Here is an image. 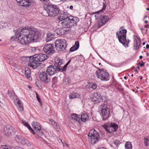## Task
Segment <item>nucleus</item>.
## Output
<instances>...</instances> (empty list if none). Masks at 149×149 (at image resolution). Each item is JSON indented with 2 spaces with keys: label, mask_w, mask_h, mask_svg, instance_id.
<instances>
[{
  "label": "nucleus",
  "mask_w": 149,
  "mask_h": 149,
  "mask_svg": "<svg viewBox=\"0 0 149 149\" xmlns=\"http://www.w3.org/2000/svg\"><path fill=\"white\" fill-rule=\"evenodd\" d=\"M22 30L19 33L18 31L15 32L17 37L18 36V40L19 42L22 45H26L30 43L31 41L30 39L29 38L28 35H24L22 34Z\"/></svg>",
  "instance_id": "obj_6"
},
{
  "label": "nucleus",
  "mask_w": 149,
  "mask_h": 149,
  "mask_svg": "<svg viewBox=\"0 0 149 149\" xmlns=\"http://www.w3.org/2000/svg\"><path fill=\"white\" fill-rule=\"evenodd\" d=\"M106 8V4L105 3H103V8H102V9L100 10V11L97 12L95 13H98L102 12L104 10H105V9Z\"/></svg>",
  "instance_id": "obj_41"
},
{
  "label": "nucleus",
  "mask_w": 149,
  "mask_h": 149,
  "mask_svg": "<svg viewBox=\"0 0 149 149\" xmlns=\"http://www.w3.org/2000/svg\"><path fill=\"white\" fill-rule=\"evenodd\" d=\"M80 95L78 93L72 92L69 95V98L72 99L74 98H79Z\"/></svg>",
  "instance_id": "obj_26"
},
{
  "label": "nucleus",
  "mask_w": 149,
  "mask_h": 149,
  "mask_svg": "<svg viewBox=\"0 0 149 149\" xmlns=\"http://www.w3.org/2000/svg\"><path fill=\"white\" fill-rule=\"evenodd\" d=\"M105 23H104V22L101 20V19H100L99 22L98 23V26H99V27H100L104 24Z\"/></svg>",
  "instance_id": "obj_43"
},
{
  "label": "nucleus",
  "mask_w": 149,
  "mask_h": 149,
  "mask_svg": "<svg viewBox=\"0 0 149 149\" xmlns=\"http://www.w3.org/2000/svg\"><path fill=\"white\" fill-rule=\"evenodd\" d=\"M55 44L56 49L58 51H63L66 47V42L65 40H57Z\"/></svg>",
  "instance_id": "obj_8"
},
{
  "label": "nucleus",
  "mask_w": 149,
  "mask_h": 149,
  "mask_svg": "<svg viewBox=\"0 0 149 149\" xmlns=\"http://www.w3.org/2000/svg\"><path fill=\"white\" fill-rule=\"evenodd\" d=\"M71 118L72 119H74L75 120L79 122V118L78 116V115L75 114H73L72 115Z\"/></svg>",
  "instance_id": "obj_37"
},
{
  "label": "nucleus",
  "mask_w": 149,
  "mask_h": 149,
  "mask_svg": "<svg viewBox=\"0 0 149 149\" xmlns=\"http://www.w3.org/2000/svg\"><path fill=\"white\" fill-rule=\"evenodd\" d=\"M148 22V21L147 20H146L145 21V23H147Z\"/></svg>",
  "instance_id": "obj_63"
},
{
  "label": "nucleus",
  "mask_w": 149,
  "mask_h": 149,
  "mask_svg": "<svg viewBox=\"0 0 149 149\" xmlns=\"http://www.w3.org/2000/svg\"><path fill=\"white\" fill-rule=\"evenodd\" d=\"M71 61L70 60H69L67 63L63 66V71H65V72L66 71V68L67 67V66L69 65Z\"/></svg>",
  "instance_id": "obj_42"
},
{
  "label": "nucleus",
  "mask_w": 149,
  "mask_h": 149,
  "mask_svg": "<svg viewBox=\"0 0 149 149\" xmlns=\"http://www.w3.org/2000/svg\"><path fill=\"white\" fill-rule=\"evenodd\" d=\"M39 77L40 79L45 83H49L51 81L50 78L48 77L47 73L45 72L40 73Z\"/></svg>",
  "instance_id": "obj_13"
},
{
  "label": "nucleus",
  "mask_w": 149,
  "mask_h": 149,
  "mask_svg": "<svg viewBox=\"0 0 149 149\" xmlns=\"http://www.w3.org/2000/svg\"><path fill=\"white\" fill-rule=\"evenodd\" d=\"M31 72L28 68L25 69V74L28 79H29L31 77Z\"/></svg>",
  "instance_id": "obj_33"
},
{
  "label": "nucleus",
  "mask_w": 149,
  "mask_h": 149,
  "mask_svg": "<svg viewBox=\"0 0 149 149\" xmlns=\"http://www.w3.org/2000/svg\"><path fill=\"white\" fill-rule=\"evenodd\" d=\"M104 147H100L98 148L97 149H104Z\"/></svg>",
  "instance_id": "obj_61"
},
{
  "label": "nucleus",
  "mask_w": 149,
  "mask_h": 149,
  "mask_svg": "<svg viewBox=\"0 0 149 149\" xmlns=\"http://www.w3.org/2000/svg\"><path fill=\"white\" fill-rule=\"evenodd\" d=\"M144 142L146 146L149 145V136H147L146 138H144Z\"/></svg>",
  "instance_id": "obj_40"
},
{
  "label": "nucleus",
  "mask_w": 149,
  "mask_h": 149,
  "mask_svg": "<svg viewBox=\"0 0 149 149\" xmlns=\"http://www.w3.org/2000/svg\"><path fill=\"white\" fill-rule=\"evenodd\" d=\"M146 48L147 49H149V45L148 44H147L146 45Z\"/></svg>",
  "instance_id": "obj_58"
},
{
  "label": "nucleus",
  "mask_w": 149,
  "mask_h": 149,
  "mask_svg": "<svg viewBox=\"0 0 149 149\" xmlns=\"http://www.w3.org/2000/svg\"><path fill=\"white\" fill-rule=\"evenodd\" d=\"M29 57L30 62H33L36 64L38 63L40 64V63H38L37 62H41L45 61L47 59V56L46 54H40L34 55Z\"/></svg>",
  "instance_id": "obj_2"
},
{
  "label": "nucleus",
  "mask_w": 149,
  "mask_h": 149,
  "mask_svg": "<svg viewBox=\"0 0 149 149\" xmlns=\"http://www.w3.org/2000/svg\"><path fill=\"white\" fill-rule=\"evenodd\" d=\"M36 84L37 86L39 88H40L41 87V85L40 84L39 82L38 81H36Z\"/></svg>",
  "instance_id": "obj_52"
},
{
  "label": "nucleus",
  "mask_w": 149,
  "mask_h": 149,
  "mask_svg": "<svg viewBox=\"0 0 149 149\" xmlns=\"http://www.w3.org/2000/svg\"><path fill=\"white\" fill-rule=\"evenodd\" d=\"M134 71L136 72L137 73H138V70L136 69L134 70Z\"/></svg>",
  "instance_id": "obj_59"
},
{
  "label": "nucleus",
  "mask_w": 149,
  "mask_h": 149,
  "mask_svg": "<svg viewBox=\"0 0 149 149\" xmlns=\"http://www.w3.org/2000/svg\"><path fill=\"white\" fill-rule=\"evenodd\" d=\"M33 63H34L33 62L31 63H30L29 65L30 67H31L32 68L35 69L36 68L37 66H36V65H35Z\"/></svg>",
  "instance_id": "obj_46"
},
{
  "label": "nucleus",
  "mask_w": 149,
  "mask_h": 149,
  "mask_svg": "<svg viewBox=\"0 0 149 149\" xmlns=\"http://www.w3.org/2000/svg\"><path fill=\"white\" fill-rule=\"evenodd\" d=\"M149 26V25L148 24L145 25L144 27L145 28H147Z\"/></svg>",
  "instance_id": "obj_56"
},
{
  "label": "nucleus",
  "mask_w": 149,
  "mask_h": 149,
  "mask_svg": "<svg viewBox=\"0 0 149 149\" xmlns=\"http://www.w3.org/2000/svg\"><path fill=\"white\" fill-rule=\"evenodd\" d=\"M19 3V5L22 6L28 7L31 5L32 3V0H16Z\"/></svg>",
  "instance_id": "obj_15"
},
{
  "label": "nucleus",
  "mask_w": 149,
  "mask_h": 149,
  "mask_svg": "<svg viewBox=\"0 0 149 149\" xmlns=\"http://www.w3.org/2000/svg\"><path fill=\"white\" fill-rule=\"evenodd\" d=\"M143 58V56H140L139 57V58L140 59H141V58Z\"/></svg>",
  "instance_id": "obj_60"
},
{
  "label": "nucleus",
  "mask_w": 149,
  "mask_h": 149,
  "mask_svg": "<svg viewBox=\"0 0 149 149\" xmlns=\"http://www.w3.org/2000/svg\"><path fill=\"white\" fill-rule=\"evenodd\" d=\"M64 62L62 59H61L59 58H56L55 59V63L54 64L57 68V70L61 72H64L65 71H63V66L61 65L63 64Z\"/></svg>",
  "instance_id": "obj_10"
},
{
  "label": "nucleus",
  "mask_w": 149,
  "mask_h": 149,
  "mask_svg": "<svg viewBox=\"0 0 149 149\" xmlns=\"http://www.w3.org/2000/svg\"><path fill=\"white\" fill-rule=\"evenodd\" d=\"M15 139L17 142L22 144L24 145L27 143V140L20 135H16Z\"/></svg>",
  "instance_id": "obj_16"
},
{
  "label": "nucleus",
  "mask_w": 149,
  "mask_h": 149,
  "mask_svg": "<svg viewBox=\"0 0 149 149\" xmlns=\"http://www.w3.org/2000/svg\"><path fill=\"white\" fill-rule=\"evenodd\" d=\"M53 45L50 44L45 45L43 48V50L48 54H53L54 50Z\"/></svg>",
  "instance_id": "obj_12"
},
{
  "label": "nucleus",
  "mask_w": 149,
  "mask_h": 149,
  "mask_svg": "<svg viewBox=\"0 0 149 149\" xmlns=\"http://www.w3.org/2000/svg\"><path fill=\"white\" fill-rule=\"evenodd\" d=\"M15 149H23L19 146H17L15 147Z\"/></svg>",
  "instance_id": "obj_54"
},
{
  "label": "nucleus",
  "mask_w": 149,
  "mask_h": 149,
  "mask_svg": "<svg viewBox=\"0 0 149 149\" xmlns=\"http://www.w3.org/2000/svg\"><path fill=\"white\" fill-rule=\"evenodd\" d=\"M53 84H54L57 81V77H54L52 80Z\"/></svg>",
  "instance_id": "obj_48"
},
{
  "label": "nucleus",
  "mask_w": 149,
  "mask_h": 149,
  "mask_svg": "<svg viewBox=\"0 0 149 149\" xmlns=\"http://www.w3.org/2000/svg\"><path fill=\"white\" fill-rule=\"evenodd\" d=\"M90 137L91 138V143L93 144H95L96 142L97 141L100 139V137H97H97Z\"/></svg>",
  "instance_id": "obj_31"
},
{
  "label": "nucleus",
  "mask_w": 149,
  "mask_h": 149,
  "mask_svg": "<svg viewBox=\"0 0 149 149\" xmlns=\"http://www.w3.org/2000/svg\"><path fill=\"white\" fill-rule=\"evenodd\" d=\"M127 31L124 29V27L122 26L120 28L119 32L116 33V36L120 42H122V39H125L126 38V33Z\"/></svg>",
  "instance_id": "obj_9"
},
{
  "label": "nucleus",
  "mask_w": 149,
  "mask_h": 149,
  "mask_svg": "<svg viewBox=\"0 0 149 149\" xmlns=\"http://www.w3.org/2000/svg\"><path fill=\"white\" fill-rule=\"evenodd\" d=\"M8 96L12 98L13 99L15 98L16 96H15V94L14 93V91H8Z\"/></svg>",
  "instance_id": "obj_30"
},
{
  "label": "nucleus",
  "mask_w": 149,
  "mask_h": 149,
  "mask_svg": "<svg viewBox=\"0 0 149 149\" xmlns=\"http://www.w3.org/2000/svg\"><path fill=\"white\" fill-rule=\"evenodd\" d=\"M4 130L5 134L7 137L11 136L12 133H15L16 132L14 127L10 125L5 126Z\"/></svg>",
  "instance_id": "obj_11"
},
{
  "label": "nucleus",
  "mask_w": 149,
  "mask_h": 149,
  "mask_svg": "<svg viewBox=\"0 0 149 149\" xmlns=\"http://www.w3.org/2000/svg\"><path fill=\"white\" fill-rule=\"evenodd\" d=\"M119 142H120L118 140H116L115 141V142H114V143L116 145H117V144H119Z\"/></svg>",
  "instance_id": "obj_53"
},
{
  "label": "nucleus",
  "mask_w": 149,
  "mask_h": 149,
  "mask_svg": "<svg viewBox=\"0 0 149 149\" xmlns=\"http://www.w3.org/2000/svg\"><path fill=\"white\" fill-rule=\"evenodd\" d=\"M120 66V65H116V67H119Z\"/></svg>",
  "instance_id": "obj_62"
},
{
  "label": "nucleus",
  "mask_w": 149,
  "mask_h": 149,
  "mask_svg": "<svg viewBox=\"0 0 149 149\" xmlns=\"http://www.w3.org/2000/svg\"><path fill=\"white\" fill-rule=\"evenodd\" d=\"M73 6L72 5H71L70 6L69 8L71 10L73 8Z\"/></svg>",
  "instance_id": "obj_57"
},
{
  "label": "nucleus",
  "mask_w": 149,
  "mask_h": 149,
  "mask_svg": "<svg viewBox=\"0 0 149 149\" xmlns=\"http://www.w3.org/2000/svg\"><path fill=\"white\" fill-rule=\"evenodd\" d=\"M33 128L35 130H37L39 127H40V124L36 121H33L32 123Z\"/></svg>",
  "instance_id": "obj_28"
},
{
  "label": "nucleus",
  "mask_w": 149,
  "mask_h": 149,
  "mask_svg": "<svg viewBox=\"0 0 149 149\" xmlns=\"http://www.w3.org/2000/svg\"><path fill=\"white\" fill-rule=\"evenodd\" d=\"M79 47V42L78 41H77L75 42L74 45L70 49V52H72L78 49Z\"/></svg>",
  "instance_id": "obj_24"
},
{
  "label": "nucleus",
  "mask_w": 149,
  "mask_h": 149,
  "mask_svg": "<svg viewBox=\"0 0 149 149\" xmlns=\"http://www.w3.org/2000/svg\"><path fill=\"white\" fill-rule=\"evenodd\" d=\"M57 68L54 65H50L47 69L46 71L50 76H52L57 72Z\"/></svg>",
  "instance_id": "obj_14"
},
{
  "label": "nucleus",
  "mask_w": 149,
  "mask_h": 149,
  "mask_svg": "<svg viewBox=\"0 0 149 149\" xmlns=\"http://www.w3.org/2000/svg\"><path fill=\"white\" fill-rule=\"evenodd\" d=\"M55 34H53L51 33H48L47 35V38L46 39V41L48 42L49 41L51 40L54 38Z\"/></svg>",
  "instance_id": "obj_25"
},
{
  "label": "nucleus",
  "mask_w": 149,
  "mask_h": 149,
  "mask_svg": "<svg viewBox=\"0 0 149 149\" xmlns=\"http://www.w3.org/2000/svg\"><path fill=\"white\" fill-rule=\"evenodd\" d=\"M65 82L67 84L69 83L70 81V79L69 78H66L65 80Z\"/></svg>",
  "instance_id": "obj_50"
},
{
  "label": "nucleus",
  "mask_w": 149,
  "mask_h": 149,
  "mask_svg": "<svg viewBox=\"0 0 149 149\" xmlns=\"http://www.w3.org/2000/svg\"><path fill=\"white\" fill-rule=\"evenodd\" d=\"M68 20L69 22L70 23H72L73 25L74 24H76L77 21V20L76 18H73L72 17H69Z\"/></svg>",
  "instance_id": "obj_29"
},
{
  "label": "nucleus",
  "mask_w": 149,
  "mask_h": 149,
  "mask_svg": "<svg viewBox=\"0 0 149 149\" xmlns=\"http://www.w3.org/2000/svg\"><path fill=\"white\" fill-rule=\"evenodd\" d=\"M44 8L49 17L55 16L59 13V9L56 5L48 4L45 6Z\"/></svg>",
  "instance_id": "obj_1"
},
{
  "label": "nucleus",
  "mask_w": 149,
  "mask_h": 149,
  "mask_svg": "<svg viewBox=\"0 0 149 149\" xmlns=\"http://www.w3.org/2000/svg\"><path fill=\"white\" fill-rule=\"evenodd\" d=\"M63 21L61 22V26L63 28H71L72 26H74L72 23H70L69 22L68 19L63 20Z\"/></svg>",
  "instance_id": "obj_19"
},
{
  "label": "nucleus",
  "mask_w": 149,
  "mask_h": 149,
  "mask_svg": "<svg viewBox=\"0 0 149 149\" xmlns=\"http://www.w3.org/2000/svg\"><path fill=\"white\" fill-rule=\"evenodd\" d=\"M41 35V33L40 31H38L37 32L36 34L33 36V38L31 39V41H34V42H37V40H39Z\"/></svg>",
  "instance_id": "obj_22"
},
{
  "label": "nucleus",
  "mask_w": 149,
  "mask_h": 149,
  "mask_svg": "<svg viewBox=\"0 0 149 149\" xmlns=\"http://www.w3.org/2000/svg\"><path fill=\"white\" fill-rule=\"evenodd\" d=\"M98 69L99 71H96L95 74L97 77L102 81L108 80L109 79V76L107 70L103 68Z\"/></svg>",
  "instance_id": "obj_3"
},
{
  "label": "nucleus",
  "mask_w": 149,
  "mask_h": 149,
  "mask_svg": "<svg viewBox=\"0 0 149 149\" xmlns=\"http://www.w3.org/2000/svg\"><path fill=\"white\" fill-rule=\"evenodd\" d=\"M88 118V116L86 114H83L81 115V120L82 122H85Z\"/></svg>",
  "instance_id": "obj_32"
},
{
  "label": "nucleus",
  "mask_w": 149,
  "mask_h": 149,
  "mask_svg": "<svg viewBox=\"0 0 149 149\" xmlns=\"http://www.w3.org/2000/svg\"><path fill=\"white\" fill-rule=\"evenodd\" d=\"M138 40H139V42H140L139 45L138 46L137 41V40H136V44L134 45V47H135L134 49V50L138 49L139 48V46L141 44V43H140V42L141 41L140 39L139 38H138Z\"/></svg>",
  "instance_id": "obj_39"
},
{
  "label": "nucleus",
  "mask_w": 149,
  "mask_h": 149,
  "mask_svg": "<svg viewBox=\"0 0 149 149\" xmlns=\"http://www.w3.org/2000/svg\"><path fill=\"white\" fill-rule=\"evenodd\" d=\"M125 149H132V144L130 142H127L125 144Z\"/></svg>",
  "instance_id": "obj_36"
},
{
  "label": "nucleus",
  "mask_w": 149,
  "mask_h": 149,
  "mask_svg": "<svg viewBox=\"0 0 149 149\" xmlns=\"http://www.w3.org/2000/svg\"><path fill=\"white\" fill-rule=\"evenodd\" d=\"M142 63H141L140 62H139L137 64V65H138V64L140 65V67H143V66L145 64V63L143 62L142 61H141Z\"/></svg>",
  "instance_id": "obj_51"
},
{
  "label": "nucleus",
  "mask_w": 149,
  "mask_h": 149,
  "mask_svg": "<svg viewBox=\"0 0 149 149\" xmlns=\"http://www.w3.org/2000/svg\"><path fill=\"white\" fill-rule=\"evenodd\" d=\"M49 120L51 123V124L52 126L57 131L58 130L59 128L57 125V123L51 118H49Z\"/></svg>",
  "instance_id": "obj_23"
},
{
  "label": "nucleus",
  "mask_w": 149,
  "mask_h": 149,
  "mask_svg": "<svg viewBox=\"0 0 149 149\" xmlns=\"http://www.w3.org/2000/svg\"><path fill=\"white\" fill-rule=\"evenodd\" d=\"M36 97L37 98V100H38L39 102L40 103L41 105L42 104V102L41 101V100L39 97L38 94L37 92H36Z\"/></svg>",
  "instance_id": "obj_44"
},
{
  "label": "nucleus",
  "mask_w": 149,
  "mask_h": 149,
  "mask_svg": "<svg viewBox=\"0 0 149 149\" xmlns=\"http://www.w3.org/2000/svg\"><path fill=\"white\" fill-rule=\"evenodd\" d=\"M102 126L107 133H111L116 132L118 128V125L113 123H107Z\"/></svg>",
  "instance_id": "obj_7"
},
{
  "label": "nucleus",
  "mask_w": 149,
  "mask_h": 149,
  "mask_svg": "<svg viewBox=\"0 0 149 149\" xmlns=\"http://www.w3.org/2000/svg\"><path fill=\"white\" fill-rule=\"evenodd\" d=\"M99 109L101 111L100 114L103 120H105L107 119L110 115V111L107 106L105 104H102L99 107Z\"/></svg>",
  "instance_id": "obj_4"
},
{
  "label": "nucleus",
  "mask_w": 149,
  "mask_h": 149,
  "mask_svg": "<svg viewBox=\"0 0 149 149\" xmlns=\"http://www.w3.org/2000/svg\"><path fill=\"white\" fill-rule=\"evenodd\" d=\"M145 43H146V42H143L142 45H144L145 44Z\"/></svg>",
  "instance_id": "obj_64"
},
{
  "label": "nucleus",
  "mask_w": 149,
  "mask_h": 149,
  "mask_svg": "<svg viewBox=\"0 0 149 149\" xmlns=\"http://www.w3.org/2000/svg\"><path fill=\"white\" fill-rule=\"evenodd\" d=\"M97 86V85L95 83H93L91 86V88L93 89H95L96 88Z\"/></svg>",
  "instance_id": "obj_47"
},
{
  "label": "nucleus",
  "mask_w": 149,
  "mask_h": 149,
  "mask_svg": "<svg viewBox=\"0 0 149 149\" xmlns=\"http://www.w3.org/2000/svg\"><path fill=\"white\" fill-rule=\"evenodd\" d=\"M22 123L24 125L27 127L29 125L28 123L25 121H22Z\"/></svg>",
  "instance_id": "obj_49"
},
{
  "label": "nucleus",
  "mask_w": 149,
  "mask_h": 149,
  "mask_svg": "<svg viewBox=\"0 0 149 149\" xmlns=\"http://www.w3.org/2000/svg\"><path fill=\"white\" fill-rule=\"evenodd\" d=\"M37 130H35V131L37 132L39 136H42L43 135L44 133L43 132L42 130L41 129V127H39Z\"/></svg>",
  "instance_id": "obj_35"
},
{
  "label": "nucleus",
  "mask_w": 149,
  "mask_h": 149,
  "mask_svg": "<svg viewBox=\"0 0 149 149\" xmlns=\"http://www.w3.org/2000/svg\"><path fill=\"white\" fill-rule=\"evenodd\" d=\"M29 130L31 132V133H32L33 134H35V133L33 130L31 128V127L29 125L28 127H27Z\"/></svg>",
  "instance_id": "obj_45"
},
{
  "label": "nucleus",
  "mask_w": 149,
  "mask_h": 149,
  "mask_svg": "<svg viewBox=\"0 0 149 149\" xmlns=\"http://www.w3.org/2000/svg\"><path fill=\"white\" fill-rule=\"evenodd\" d=\"M4 149H12L10 147H7L6 146V147L4 148H3Z\"/></svg>",
  "instance_id": "obj_55"
},
{
  "label": "nucleus",
  "mask_w": 149,
  "mask_h": 149,
  "mask_svg": "<svg viewBox=\"0 0 149 149\" xmlns=\"http://www.w3.org/2000/svg\"><path fill=\"white\" fill-rule=\"evenodd\" d=\"M91 101L94 102L95 104L102 102V99L97 93H95L93 96L91 98Z\"/></svg>",
  "instance_id": "obj_17"
},
{
  "label": "nucleus",
  "mask_w": 149,
  "mask_h": 149,
  "mask_svg": "<svg viewBox=\"0 0 149 149\" xmlns=\"http://www.w3.org/2000/svg\"><path fill=\"white\" fill-rule=\"evenodd\" d=\"M17 103L19 106L18 108L19 110L20 111H23V104H22L21 101L19 100L17 102Z\"/></svg>",
  "instance_id": "obj_34"
},
{
  "label": "nucleus",
  "mask_w": 149,
  "mask_h": 149,
  "mask_svg": "<svg viewBox=\"0 0 149 149\" xmlns=\"http://www.w3.org/2000/svg\"><path fill=\"white\" fill-rule=\"evenodd\" d=\"M126 38H125V39H122V42H120V43L123 44V45L125 47H128L129 42H130V40L129 39L127 40Z\"/></svg>",
  "instance_id": "obj_27"
},
{
  "label": "nucleus",
  "mask_w": 149,
  "mask_h": 149,
  "mask_svg": "<svg viewBox=\"0 0 149 149\" xmlns=\"http://www.w3.org/2000/svg\"><path fill=\"white\" fill-rule=\"evenodd\" d=\"M68 31V29L65 28H63L56 29V32L58 35L61 36L65 34Z\"/></svg>",
  "instance_id": "obj_18"
},
{
  "label": "nucleus",
  "mask_w": 149,
  "mask_h": 149,
  "mask_svg": "<svg viewBox=\"0 0 149 149\" xmlns=\"http://www.w3.org/2000/svg\"><path fill=\"white\" fill-rule=\"evenodd\" d=\"M38 31L35 28H32L29 27H25L22 29L21 33L24 35H28L29 38L31 41V39L33 37V36L36 34Z\"/></svg>",
  "instance_id": "obj_5"
},
{
  "label": "nucleus",
  "mask_w": 149,
  "mask_h": 149,
  "mask_svg": "<svg viewBox=\"0 0 149 149\" xmlns=\"http://www.w3.org/2000/svg\"><path fill=\"white\" fill-rule=\"evenodd\" d=\"M88 136L89 137H97V136L100 137V134L98 132H97L94 129H92L90 131Z\"/></svg>",
  "instance_id": "obj_20"
},
{
  "label": "nucleus",
  "mask_w": 149,
  "mask_h": 149,
  "mask_svg": "<svg viewBox=\"0 0 149 149\" xmlns=\"http://www.w3.org/2000/svg\"><path fill=\"white\" fill-rule=\"evenodd\" d=\"M109 19V18L108 16L103 15L102 16V17L100 19L103 21L104 23H105L108 21Z\"/></svg>",
  "instance_id": "obj_38"
},
{
  "label": "nucleus",
  "mask_w": 149,
  "mask_h": 149,
  "mask_svg": "<svg viewBox=\"0 0 149 149\" xmlns=\"http://www.w3.org/2000/svg\"><path fill=\"white\" fill-rule=\"evenodd\" d=\"M69 17L68 14L67 13L63 12L58 17V19L61 21L64 20L68 19Z\"/></svg>",
  "instance_id": "obj_21"
}]
</instances>
